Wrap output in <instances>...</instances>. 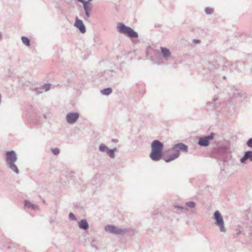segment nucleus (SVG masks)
Returning <instances> with one entry per match:
<instances>
[{"label": "nucleus", "instance_id": "nucleus-25", "mask_svg": "<svg viewBox=\"0 0 252 252\" xmlns=\"http://www.w3.org/2000/svg\"><path fill=\"white\" fill-rule=\"evenodd\" d=\"M44 88L45 89V91H48L49 89V85H45L44 86Z\"/></svg>", "mask_w": 252, "mask_h": 252}, {"label": "nucleus", "instance_id": "nucleus-17", "mask_svg": "<svg viewBox=\"0 0 252 252\" xmlns=\"http://www.w3.org/2000/svg\"><path fill=\"white\" fill-rule=\"evenodd\" d=\"M84 8L85 11L88 10V9L89 8L90 4L88 2H85L83 3Z\"/></svg>", "mask_w": 252, "mask_h": 252}, {"label": "nucleus", "instance_id": "nucleus-19", "mask_svg": "<svg viewBox=\"0 0 252 252\" xmlns=\"http://www.w3.org/2000/svg\"><path fill=\"white\" fill-rule=\"evenodd\" d=\"M99 149L100 151L103 152L107 149V147L104 145L101 144L99 146Z\"/></svg>", "mask_w": 252, "mask_h": 252}, {"label": "nucleus", "instance_id": "nucleus-7", "mask_svg": "<svg viewBox=\"0 0 252 252\" xmlns=\"http://www.w3.org/2000/svg\"><path fill=\"white\" fill-rule=\"evenodd\" d=\"M213 134H212L208 136L200 138L198 141V144L200 146H206L208 145L209 141L213 140Z\"/></svg>", "mask_w": 252, "mask_h": 252}, {"label": "nucleus", "instance_id": "nucleus-10", "mask_svg": "<svg viewBox=\"0 0 252 252\" xmlns=\"http://www.w3.org/2000/svg\"><path fill=\"white\" fill-rule=\"evenodd\" d=\"M79 226L80 228L86 230L88 228L89 225L86 220H83L79 222Z\"/></svg>", "mask_w": 252, "mask_h": 252}, {"label": "nucleus", "instance_id": "nucleus-28", "mask_svg": "<svg viewBox=\"0 0 252 252\" xmlns=\"http://www.w3.org/2000/svg\"><path fill=\"white\" fill-rule=\"evenodd\" d=\"M92 0H88L89 1H92Z\"/></svg>", "mask_w": 252, "mask_h": 252}, {"label": "nucleus", "instance_id": "nucleus-21", "mask_svg": "<svg viewBox=\"0 0 252 252\" xmlns=\"http://www.w3.org/2000/svg\"><path fill=\"white\" fill-rule=\"evenodd\" d=\"M187 205L189 207H194L195 206V203L193 202H189L187 203Z\"/></svg>", "mask_w": 252, "mask_h": 252}, {"label": "nucleus", "instance_id": "nucleus-5", "mask_svg": "<svg viewBox=\"0 0 252 252\" xmlns=\"http://www.w3.org/2000/svg\"><path fill=\"white\" fill-rule=\"evenodd\" d=\"M214 218L216 220L217 225L219 226L220 230L222 232L225 231L224 222L222 217L219 211H216L214 214Z\"/></svg>", "mask_w": 252, "mask_h": 252}, {"label": "nucleus", "instance_id": "nucleus-1", "mask_svg": "<svg viewBox=\"0 0 252 252\" xmlns=\"http://www.w3.org/2000/svg\"><path fill=\"white\" fill-rule=\"evenodd\" d=\"M152 152L150 157L154 161L160 160L162 156L163 144L158 140H154L151 144Z\"/></svg>", "mask_w": 252, "mask_h": 252}, {"label": "nucleus", "instance_id": "nucleus-11", "mask_svg": "<svg viewBox=\"0 0 252 252\" xmlns=\"http://www.w3.org/2000/svg\"><path fill=\"white\" fill-rule=\"evenodd\" d=\"M161 52L162 53L164 58H168L170 56V55H171L170 52L168 49L163 48V47H161Z\"/></svg>", "mask_w": 252, "mask_h": 252}, {"label": "nucleus", "instance_id": "nucleus-27", "mask_svg": "<svg viewBox=\"0 0 252 252\" xmlns=\"http://www.w3.org/2000/svg\"><path fill=\"white\" fill-rule=\"evenodd\" d=\"M78 1H80L81 2H82L84 3V2H85L86 1H84V0H77Z\"/></svg>", "mask_w": 252, "mask_h": 252}, {"label": "nucleus", "instance_id": "nucleus-24", "mask_svg": "<svg viewBox=\"0 0 252 252\" xmlns=\"http://www.w3.org/2000/svg\"><path fill=\"white\" fill-rule=\"evenodd\" d=\"M69 217L70 218L72 219H75V217L74 214H72V213H70L69 214Z\"/></svg>", "mask_w": 252, "mask_h": 252}, {"label": "nucleus", "instance_id": "nucleus-26", "mask_svg": "<svg viewBox=\"0 0 252 252\" xmlns=\"http://www.w3.org/2000/svg\"><path fill=\"white\" fill-rule=\"evenodd\" d=\"M86 14L88 17H89V13L88 10L85 11Z\"/></svg>", "mask_w": 252, "mask_h": 252}, {"label": "nucleus", "instance_id": "nucleus-2", "mask_svg": "<svg viewBox=\"0 0 252 252\" xmlns=\"http://www.w3.org/2000/svg\"><path fill=\"white\" fill-rule=\"evenodd\" d=\"M187 150L188 147L186 145L182 143L177 144L175 145L172 149V151H173L172 155L169 157L165 156L164 159L167 162L171 161L179 157L180 151L187 152Z\"/></svg>", "mask_w": 252, "mask_h": 252}, {"label": "nucleus", "instance_id": "nucleus-16", "mask_svg": "<svg viewBox=\"0 0 252 252\" xmlns=\"http://www.w3.org/2000/svg\"><path fill=\"white\" fill-rule=\"evenodd\" d=\"M205 11L207 14H210L213 13L214 10L212 8L207 7L206 8Z\"/></svg>", "mask_w": 252, "mask_h": 252}, {"label": "nucleus", "instance_id": "nucleus-3", "mask_svg": "<svg viewBox=\"0 0 252 252\" xmlns=\"http://www.w3.org/2000/svg\"><path fill=\"white\" fill-rule=\"evenodd\" d=\"M7 159L6 161L9 164V166L16 173H18V170L16 166L14 164L15 161L16 160V154L13 151L8 152L6 153Z\"/></svg>", "mask_w": 252, "mask_h": 252}, {"label": "nucleus", "instance_id": "nucleus-4", "mask_svg": "<svg viewBox=\"0 0 252 252\" xmlns=\"http://www.w3.org/2000/svg\"><path fill=\"white\" fill-rule=\"evenodd\" d=\"M118 29L119 32L123 33L128 35L131 37H137V33L129 27H126L124 24H120L118 26Z\"/></svg>", "mask_w": 252, "mask_h": 252}, {"label": "nucleus", "instance_id": "nucleus-9", "mask_svg": "<svg viewBox=\"0 0 252 252\" xmlns=\"http://www.w3.org/2000/svg\"><path fill=\"white\" fill-rule=\"evenodd\" d=\"M74 26L79 30L81 32L85 33L86 32V28L83 24L82 21L79 19L78 17L76 18V22Z\"/></svg>", "mask_w": 252, "mask_h": 252}, {"label": "nucleus", "instance_id": "nucleus-22", "mask_svg": "<svg viewBox=\"0 0 252 252\" xmlns=\"http://www.w3.org/2000/svg\"><path fill=\"white\" fill-rule=\"evenodd\" d=\"M247 145L250 147H252V138L249 140L247 142Z\"/></svg>", "mask_w": 252, "mask_h": 252}, {"label": "nucleus", "instance_id": "nucleus-12", "mask_svg": "<svg viewBox=\"0 0 252 252\" xmlns=\"http://www.w3.org/2000/svg\"><path fill=\"white\" fill-rule=\"evenodd\" d=\"M112 89L111 88H106L101 91V93L104 95H108L112 93Z\"/></svg>", "mask_w": 252, "mask_h": 252}, {"label": "nucleus", "instance_id": "nucleus-18", "mask_svg": "<svg viewBox=\"0 0 252 252\" xmlns=\"http://www.w3.org/2000/svg\"><path fill=\"white\" fill-rule=\"evenodd\" d=\"M108 154L111 158L114 157V150H110L108 151Z\"/></svg>", "mask_w": 252, "mask_h": 252}, {"label": "nucleus", "instance_id": "nucleus-23", "mask_svg": "<svg viewBox=\"0 0 252 252\" xmlns=\"http://www.w3.org/2000/svg\"><path fill=\"white\" fill-rule=\"evenodd\" d=\"M246 159H247V158H246V156L245 155L244 157H243L242 158H241V161L242 162L244 163Z\"/></svg>", "mask_w": 252, "mask_h": 252}, {"label": "nucleus", "instance_id": "nucleus-8", "mask_svg": "<svg viewBox=\"0 0 252 252\" xmlns=\"http://www.w3.org/2000/svg\"><path fill=\"white\" fill-rule=\"evenodd\" d=\"M106 231L114 233V234H121L124 231L123 230L117 228L113 225H107L105 227Z\"/></svg>", "mask_w": 252, "mask_h": 252}, {"label": "nucleus", "instance_id": "nucleus-20", "mask_svg": "<svg viewBox=\"0 0 252 252\" xmlns=\"http://www.w3.org/2000/svg\"><path fill=\"white\" fill-rule=\"evenodd\" d=\"M52 152L54 155H57L59 154L60 151L59 149L55 148L52 149Z\"/></svg>", "mask_w": 252, "mask_h": 252}, {"label": "nucleus", "instance_id": "nucleus-6", "mask_svg": "<svg viewBox=\"0 0 252 252\" xmlns=\"http://www.w3.org/2000/svg\"><path fill=\"white\" fill-rule=\"evenodd\" d=\"M79 118V114L77 113H69L66 115L67 122L69 124L74 123Z\"/></svg>", "mask_w": 252, "mask_h": 252}, {"label": "nucleus", "instance_id": "nucleus-14", "mask_svg": "<svg viewBox=\"0 0 252 252\" xmlns=\"http://www.w3.org/2000/svg\"><path fill=\"white\" fill-rule=\"evenodd\" d=\"M22 40L25 45L27 46H30V40L27 37L23 36L22 37Z\"/></svg>", "mask_w": 252, "mask_h": 252}, {"label": "nucleus", "instance_id": "nucleus-13", "mask_svg": "<svg viewBox=\"0 0 252 252\" xmlns=\"http://www.w3.org/2000/svg\"><path fill=\"white\" fill-rule=\"evenodd\" d=\"M25 206L28 208L34 209V205L32 204L30 202L25 200L24 202Z\"/></svg>", "mask_w": 252, "mask_h": 252}, {"label": "nucleus", "instance_id": "nucleus-15", "mask_svg": "<svg viewBox=\"0 0 252 252\" xmlns=\"http://www.w3.org/2000/svg\"><path fill=\"white\" fill-rule=\"evenodd\" d=\"M245 155L247 159L249 158L251 161H252V152L248 151L245 153Z\"/></svg>", "mask_w": 252, "mask_h": 252}]
</instances>
